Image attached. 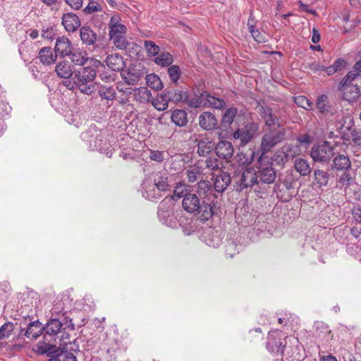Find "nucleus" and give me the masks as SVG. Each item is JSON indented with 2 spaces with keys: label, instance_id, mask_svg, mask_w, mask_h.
Listing matches in <instances>:
<instances>
[{
  "label": "nucleus",
  "instance_id": "680f3d73",
  "mask_svg": "<svg viewBox=\"0 0 361 361\" xmlns=\"http://www.w3.org/2000/svg\"><path fill=\"white\" fill-rule=\"evenodd\" d=\"M206 243L210 246L216 247H219L221 243V239L218 236L217 233H213L211 238L205 240Z\"/></svg>",
  "mask_w": 361,
  "mask_h": 361
},
{
  "label": "nucleus",
  "instance_id": "774afa93",
  "mask_svg": "<svg viewBox=\"0 0 361 361\" xmlns=\"http://www.w3.org/2000/svg\"><path fill=\"white\" fill-rule=\"evenodd\" d=\"M67 5H68L73 10H79L82 6V0H64Z\"/></svg>",
  "mask_w": 361,
  "mask_h": 361
},
{
  "label": "nucleus",
  "instance_id": "2f4dec72",
  "mask_svg": "<svg viewBox=\"0 0 361 361\" xmlns=\"http://www.w3.org/2000/svg\"><path fill=\"white\" fill-rule=\"evenodd\" d=\"M317 109L321 114L326 116L333 115L334 114L333 108L329 104L328 97L326 95H322L317 99Z\"/></svg>",
  "mask_w": 361,
  "mask_h": 361
},
{
  "label": "nucleus",
  "instance_id": "393cba45",
  "mask_svg": "<svg viewBox=\"0 0 361 361\" xmlns=\"http://www.w3.org/2000/svg\"><path fill=\"white\" fill-rule=\"evenodd\" d=\"M55 71L57 75L61 78H69L73 75L71 65L68 61H61L55 67Z\"/></svg>",
  "mask_w": 361,
  "mask_h": 361
},
{
  "label": "nucleus",
  "instance_id": "6e6d98bb",
  "mask_svg": "<svg viewBox=\"0 0 361 361\" xmlns=\"http://www.w3.org/2000/svg\"><path fill=\"white\" fill-rule=\"evenodd\" d=\"M206 168L211 171H216L220 169V162L217 158L209 157L205 161Z\"/></svg>",
  "mask_w": 361,
  "mask_h": 361
},
{
  "label": "nucleus",
  "instance_id": "a878e982",
  "mask_svg": "<svg viewBox=\"0 0 361 361\" xmlns=\"http://www.w3.org/2000/svg\"><path fill=\"white\" fill-rule=\"evenodd\" d=\"M169 94L164 90L161 94H158L152 100V104L158 111H162L166 110L169 106V100H168Z\"/></svg>",
  "mask_w": 361,
  "mask_h": 361
},
{
  "label": "nucleus",
  "instance_id": "39448f33",
  "mask_svg": "<svg viewBox=\"0 0 361 361\" xmlns=\"http://www.w3.org/2000/svg\"><path fill=\"white\" fill-rule=\"evenodd\" d=\"M175 203L173 197H165L158 207V216L161 221L168 226H173V209Z\"/></svg>",
  "mask_w": 361,
  "mask_h": 361
},
{
  "label": "nucleus",
  "instance_id": "0eeeda50",
  "mask_svg": "<svg viewBox=\"0 0 361 361\" xmlns=\"http://www.w3.org/2000/svg\"><path fill=\"white\" fill-rule=\"evenodd\" d=\"M283 133L276 130L266 133L263 136L261 142L262 152H268L273 147L283 140Z\"/></svg>",
  "mask_w": 361,
  "mask_h": 361
},
{
  "label": "nucleus",
  "instance_id": "2eb2a0df",
  "mask_svg": "<svg viewBox=\"0 0 361 361\" xmlns=\"http://www.w3.org/2000/svg\"><path fill=\"white\" fill-rule=\"evenodd\" d=\"M257 173L259 184H271L276 177V171L271 166L259 168Z\"/></svg>",
  "mask_w": 361,
  "mask_h": 361
},
{
  "label": "nucleus",
  "instance_id": "a18cd8bd",
  "mask_svg": "<svg viewBox=\"0 0 361 361\" xmlns=\"http://www.w3.org/2000/svg\"><path fill=\"white\" fill-rule=\"evenodd\" d=\"M353 178L349 172L344 171L336 182V187L339 188H347L351 184Z\"/></svg>",
  "mask_w": 361,
  "mask_h": 361
},
{
  "label": "nucleus",
  "instance_id": "603ef678",
  "mask_svg": "<svg viewBox=\"0 0 361 361\" xmlns=\"http://www.w3.org/2000/svg\"><path fill=\"white\" fill-rule=\"evenodd\" d=\"M295 102L299 106L305 109H310L312 107V102H311L305 96H298L295 97Z\"/></svg>",
  "mask_w": 361,
  "mask_h": 361
},
{
  "label": "nucleus",
  "instance_id": "864d4df0",
  "mask_svg": "<svg viewBox=\"0 0 361 361\" xmlns=\"http://www.w3.org/2000/svg\"><path fill=\"white\" fill-rule=\"evenodd\" d=\"M53 348H54V346L49 343H47L44 342V343L39 342L36 345L35 351L38 354H41V355L47 354L48 355V354L51 352V350Z\"/></svg>",
  "mask_w": 361,
  "mask_h": 361
},
{
  "label": "nucleus",
  "instance_id": "1a4fd4ad",
  "mask_svg": "<svg viewBox=\"0 0 361 361\" xmlns=\"http://www.w3.org/2000/svg\"><path fill=\"white\" fill-rule=\"evenodd\" d=\"M80 36L83 44L86 47H97L99 37L97 33L89 26H82L80 29Z\"/></svg>",
  "mask_w": 361,
  "mask_h": 361
},
{
  "label": "nucleus",
  "instance_id": "37998d69",
  "mask_svg": "<svg viewBox=\"0 0 361 361\" xmlns=\"http://www.w3.org/2000/svg\"><path fill=\"white\" fill-rule=\"evenodd\" d=\"M185 175L188 180L190 183H194L198 180L202 176L200 169L197 166H195L187 169Z\"/></svg>",
  "mask_w": 361,
  "mask_h": 361
},
{
  "label": "nucleus",
  "instance_id": "bb28decb",
  "mask_svg": "<svg viewBox=\"0 0 361 361\" xmlns=\"http://www.w3.org/2000/svg\"><path fill=\"white\" fill-rule=\"evenodd\" d=\"M169 94L168 100L174 103L184 102L186 103L188 99V94L186 91L178 90H166Z\"/></svg>",
  "mask_w": 361,
  "mask_h": 361
},
{
  "label": "nucleus",
  "instance_id": "f257e3e1",
  "mask_svg": "<svg viewBox=\"0 0 361 361\" xmlns=\"http://www.w3.org/2000/svg\"><path fill=\"white\" fill-rule=\"evenodd\" d=\"M171 178L166 171L151 173L142 184L143 196L149 200L159 199L161 192L171 189Z\"/></svg>",
  "mask_w": 361,
  "mask_h": 361
},
{
  "label": "nucleus",
  "instance_id": "8fccbe9b",
  "mask_svg": "<svg viewBox=\"0 0 361 361\" xmlns=\"http://www.w3.org/2000/svg\"><path fill=\"white\" fill-rule=\"evenodd\" d=\"M295 168L301 175H307L310 173V167L306 160L299 159L295 161Z\"/></svg>",
  "mask_w": 361,
  "mask_h": 361
},
{
  "label": "nucleus",
  "instance_id": "f03ea898",
  "mask_svg": "<svg viewBox=\"0 0 361 361\" xmlns=\"http://www.w3.org/2000/svg\"><path fill=\"white\" fill-rule=\"evenodd\" d=\"M109 29L110 40L117 49L126 50L130 47L132 43L126 37L127 27L118 16H114L111 18Z\"/></svg>",
  "mask_w": 361,
  "mask_h": 361
},
{
  "label": "nucleus",
  "instance_id": "bf43d9fd",
  "mask_svg": "<svg viewBox=\"0 0 361 361\" xmlns=\"http://www.w3.org/2000/svg\"><path fill=\"white\" fill-rule=\"evenodd\" d=\"M121 75L125 82L130 85L137 84L139 80V77L137 75H135L130 72L123 73Z\"/></svg>",
  "mask_w": 361,
  "mask_h": 361
},
{
  "label": "nucleus",
  "instance_id": "c85d7f7f",
  "mask_svg": "<svg viewBox=\"0 0 361 361\" xmlns=\"http://www.w3.org/2000/svg\"><path fill=\"white\" fill-rule=\"evenodd\" d=\"M68 302V298L63 297V298H57L53 305L51 310V315H64L67 312L66 304Z\"/></svg>",
  "mask_w": 361,
  "mask_h": 361
},
{
  "label": "nucleus",
  "instance_id": "de8ad7c7",
  "mask_svg": "<svg viewBox=\"0 0 361 361\" xmlns=\"http://www.w3.org/2000/svg\"><path fill=\"white\" fill-rule=\"evenodd\" d=\"M15 326L13 323L8 322L0 327V340L8 338L13 331Z\"/></svg>",
  "mask_w": 361,
  "mask_h": 361
},
{
  "label": "nucleus",
  "instance_id": "052dcab7",
  "mask_svg": "<svg viewBox=\"0 0 361 361\" xmlns=\"http://www.w3.org/2000/svg\"><path fill=\"white\" fill-rule=\"evenodd\" d=\"M329 181V175L326 172L317 170V184L319 187L326 185Z\"/></svg>",
  "mask_w": 361,
  "mask_h": 361
},
{
  "label": "nucleus",
  "instance_id": "4c0bfd02",
  "mask_svg": "<svg viewBox=\"0 0 361 361\" xmlns=\"http://www.w3.org/2000/svg\"><path fill=\"white\" fill-rule=\"evenodd\" d=\"M99 96L106 100H114L116 97V91L112 86L102 85L98 90Z\"/></svg>",
  "mask_w": 361,
  "mask_h": 361
},
{
  "label": "nucleus",
  "instance_id": "58836bf2",
  "mask_svg": "<svg viewBox=\"0 0 361 361\" xmlns=\"http://www.w3.org/2000/svg\"><path fill=\"white\" fill-rule=\"evenodd\" d=\"M65 319H66V322L64 323L65 326L63 329V331L60 338V341H61L60 345L67 346V345L68 343H71V342L69 341V334L68 333H66L65 330L69 329V330L73 331L75 329V325L72 322V319L68 320L67 317H66Z\"/></svg>",
  "mask_w": 361,
  "mask_h": 361
},
{
  "label": "nucleus",
  "instance_id": "c03bdc74",
  "mask_svg": "<svg viewBox=\"0 0 361 361\" xmlns=\"http://www.w3.org/2000/svg\"><path fill=\"white\" fill-rule=\"evenodd\" d=\"M154 62L161 66H169L172 64L173 58L169 53L163 52L154 59Z\"/></svg>",
  "mask_w": 361,
  "mask_h": 361
},
{
  "label": "nucleus",
  "instance_id": "09e8293b",
  "mask_svg": "<svg viewBox=\"0 0 361 361\" xmlns=\"http://www.w3.org/2000/svg\"><path fill=\"white\" fill-rule=\"evenodd\" d=\"M207 99V106H212L215 109H222L225 106L226 102L224 99H219L214 96H212L208 93Z\"/></svg>",
  "mask_w": 361,
  "mask_h": 361
},
{
  "label": "nucleus",
  "instance_id": "aec40b11",
  "mask_svg": "<svg viewBox=\"0 0 361 361\" xmlns=\"http://www.w3.org/2000/svg\"><path fill=\"white\" fill-rule=\"evenodd\" d=\"M72 50L71 43L69 39L65 37L57 38L54 47V51L61 56H68Z\"/></svg>",
  "mask_w": 361,
  "mask_h": 361
},
{
  "label": "nucleus",
  "instance_id": "ea45409f",
  "mask_svg": "<svg viewBox=\"0 0 361 361\" xmlns=\"http://www.w3.org/2000/svg\"><path fill=\"white\" fill-rule=\"evenodd\" d=\"M146 83L148 87L155 90H161L164 87L159 77L155 74L147 75Z\"/></svg>",
  "mask_w": 361,
  "mask_h": 361
},
{
  "label": "nucleus",
  "instance_id": "6ab92c4d",
  "mask_svg": "<svg viewBox=\"0 0 361 361\" xmlns=\"http://www.w3.org/2000/svg\"><path fill=\"white\" fill-rule=\"evenodd\" d=\"M229 173L221 171L217 174L214 180V188L218 192H223L231 183Z\"/></svg>",
  "mask_w": 361,
  "mask_h": 361
},
{
  "label": "nucleus",
  "instance_id": "412c9836",
  "mask_svg": "<svg viewBox=\"0 0 361 361\" xmlns=\"http://www.w3.org/2000/svg\"><path fill=\"white\" fill-rule=\"evenodd\" d=\"M334 155V148L329 143L324 141L322 145H317V161L329 160Z\"/></svg>",
  "mask_w": 361,
  "mask_h": 361
},
{
  "label": "nucleus",
  "instance_id": "338daca9",
  "mask_svg": "<svg viewBox=\"0 0 361 361\" xmlns=\"http://www.w3.org/2000/svg\"><path fill=\"white\" fill-rule=\"evenodd\" d=\"M56 35L55 30L53 27H47L42 30V37L47 39H53Z\"/></svg>",
  "mask_w": 361,
  "mask_h": 361
},
{
  "label": "nucleus",
  "instance_id": "f8f14e48",
  "mask_svg": "<svg viewBox=\"0 0 361 361\" xmlns=\"http://www.w3.org/2000/svg\"><path fill=\"white\" fill-rule=\"evenodd\" d=\"M201 198L195 193H189L185 195L182 201L183 209L189 213L197 212L200 209Z\"/></svg>",
  "mask_w": 361,
  "mask_h": 361
},
{
  "label": "nucleus",
  "instance_id": "473e14b6",
  "mask_svg": "<svg viewBox=\"0 0 361 361\" xmlns=\"http://www.w3.org/2000/svg\"><path fill=\"white\" fill-rule=\"evenodd\" d=\"M255 158L254 151L249 149L247 152H238L235 156L236 161L242 166L248 165L252 162Z\"/></svg>",
  "mask_w": 361,
  "mask_h": 361
},
{
  "label": "nucleus",
  "instance_id": "e2e57ef3",
  "mask_svg": "<svg viewBox=\"0 0 361 361\" xmlns=\"http://www.w3.org/2000/svg\"><path fill=\"white\" fill-rule=\"evenodd\" d=\"M149 158L157 162H162L164 160V152L159 150H150Z\"/></svg>",
  "mask_w": 361,
  "mask_h": 361
},
{
  "label": "nucleus",
  "instance_id": "20e7f679",
  "mask_svg": "<svg viewBox=\"0 0 361 361\" xmlns=\"http://www.w3.org/2000/svg\"><path fill=\"white\" fill-rule=\"evenodd\" d=\"M359 74L349 72L339 83V89L343 92V99L350 103L358 101L361 97V91L357 80Z\"/></svg>",
  "mask_w": 361,
  "mask_h": 361
},
{
  "label": "nucleus",
  "instance_id": "69168bd1",
  "mask_svg": "<svg viewBox=\"0 0 361 361\" xmlns=\"http://www.w3.org/2000/svg\"><path fill=\"white\" fill-rule=\"evenodd\" d=\"M350 137L355 145H361V132L360 130H352L350 133Z\"/></svg>",
  "mask_w": 361,
  "mask_h": 361
},
{
  "label": "nucleus",
  "instance_id": "49530a36",
  "mask_svg": "<svg viewBox=\"0 0 361 361\" xmlns=\"http://www.w3.org/2000/svg\"><path fill=\"white\" fill-rule=\"evenodd\" d=\"M237 114V109L231 107L226 110L222 117V123L224 126H230Z\"/></svg>",
  "mask_w": 361,
  "mask_h": 361
},
{
  "label": "nucleus",
  "instance_id": "cd10ccee",
  "mask_svg": "<svg viewBox=\"0 0 361 361\" xmlns=\"http://www.w3.org/2000/svg\"><path fill=\"white\" fill-rule=\"evenodd\" d=\"M39 57L43 64L50 65L55 62L57 55L50 47H43L39 52Z\"/></svg>",
  "mask_w": 361,
  "mask_h": 361
},
{
  "label": "nucleus",
  "instance_id": "13d9d810",
  "mask_svg": "<svg viewBox=\"0 0 361 361\" xmlns=\"http://www.w3.org/2000/svg\"><path fill=\"white\" fill-rule=\"evenodd\" d=\"M102 11V6L96 1H91L88 5L84 8L83 12L85 14H91L94 12Z\"/></svg>",
  "mask_w": 361,
  "mask_h": 361
},
{
  "label": "nucleus",
  "instance_id": "dca6fc26",
  "mask_svg": "<svg viewBox=\"0 0 361 361\" xmlns=\"http://www.w3.org/2000/svg\"><path fill=\"white\" fill-rule=\"evenodd\" d=\"M62 25L67 32H75L80 25V20L73 13H66L63 15Z\"/></svg>",
  "mask_w": 361,
  "mask_h": 361
},
{
  "label": "nucleus",
  "instance_id": "f3484780",
  "mask_svg": "<svg viewBox=\"0 0 361 361\" xmlns=\"http://www.w3.org/2000/svg\"><path fill=\"white\" fill-rule=\"evenodd\" d=\"M207 97H208V92L203 91H194V97H190L188 95V99L186 102L187 105L190 108H200L207 106Z\"/></svg>",
  "mask_w": 361,
  "mask_h": 361
},
{
  "label": "nucleus",
  "instance_id": "4468645a",
  "mask_svg": "<svg viewBox=\"0 0 361 361\" xmlns=\"http://www.w3.org/2000/svg\"><path fill=\"white\" fill-rule=\"evenodd\" d=\"M104 63L113 71H120L126 67L123 56L118 54L108 55Z\"/></svg>",
  "mask_w": 361,
  "mask_h": 361
},
{
  "label": "nucleus",
  "instance_id": "3c124183",
  "mask_svg": "<svg viewBox=\"0 0 361 361\" xmlns=\"http://www.w3.org/2000/svg\"><path fill=\"white\" fill-rule=\"evenodd\" d=\"M144 47L149 56H156L159 52V47L152 41L145 40Z\"/></svg>",
  "mask_w": 361,
  "mask_h": 361
},
{
  "label": "nucleus",
  "instance_id": "c756f323",
  "mask_svg": "<svg viewBox=\"0 0 361 361\" xmlns=\"http://www.w3.org/2000/svg\"><path fill=\"white\" fill-rule=\"evenodd\" d=\"M171 118L172 122L179 127L185 126L188 123L187 113L182 109L174 110L171 114Z\"/></svg>",
  "mask_w": 361,
  "mask_h": 361
},
{
  "label": "nucleus",
  "instance_id": "7c9ffc66",
  "mask_svg": "<svg viewBox=\"0 0 361 361\" xmlns=\"http://www.w3.org/2000/svg\"><path fill=\"white\" fill-rule=\"evenodd\" d=\"M350 166L351 162L348 156L339 154L334 159V168L338 171H346Z\"/></svg>",
  "mask_w": 361,
  "mask_h": 361
},
{
  "label": "nucleus",
  "instance_id": "6e6552de",
  "mask_svg": "<svg viewBox=\"0 0 361 361\" xmlns=\"http://www.w3.org/2000/svg\"><path fill=\"white\" fill-rule=\"evenodd\" d=\"M242 189L252 188L255 185L259 184L258 180L257 173L253 168H248L245 169L241 174L239 180L237 181Z\"/></svg>",
  "mask_w": 361,
  "mask_h": 361
},
{
  "label": "nucleus",
  "instance_id": "423d86ee",
  "mask_svg": "<svg viewBox=\"0 0 361 361\" xmlns=\"http://www.w3.org/2000/svg\"><path fill=\"white\" fill-rule=\"evenodd\" d=\"M282 337V333L279 330L269 331L267 343V350L275 355L283 353L286 342Z\"/></svg>",
  "mask_w": 361,
  "mask_h": 361
},
{
  "label": "nucleus",
  "instance_id": "5701e85b",
  "mask_svg": "<svg viewBox=\"0 0 361 361\" xmlns=\"http://www.w3.org/2000/svg\"><path fill=\"white\" fill-rule=\"evenodd\" d=\"M134 100L140 104H146L152 97L151 92L146 87H140L133 90Z\"/></svg>",
  "mask_w": 361,
  "mask_h": 361
},
{
  "label": "nucleus",
  "instance_id": "b1692460",
  "mask_svg": "<svg viewBox=\"0 0 361 361\" xmlns=\"http://www.w3.org/2000/svg\"><path fill=\"white\" fill-rule=\"evenodd\" d=\"M63 325H64V324L60 322L59 319H50L49 321L46 324L45 326H44V331H45L46 334L49 336H55L60 332Z\"/></svg>",
  "mask_w": 361,
  "mask_h": 361
},
{
  "label": "nucleus",
  "instance_id": "9d476101",
  "mask_svg": "<svg viewBox=\"0 0 361 361\" xmlns=\"http://www.w3.org/2000/svg\"><path fill=\"white\" fill-rule=\"evenodd\" d=\"M43 331L44 326H42V323L36 320L30 322L26 329L21 328L18 337H20L21 334L24 333L27 338L35 340L42 334Z\"/></svg>",
  "mask_w": 361,
  "mask_h": 361
},
{
  "label": "nucleus",
  "instance_id": "e433bc0d",
  "mask_svg": "<svg viewBox=\"0 0 361 361\" xmlns=\"http://www.w3.org/2000/svg\"><path fill=\"white\" fill-rule=\"evenodd\" d=\"M189 193L188 192L187 185L182 182H179L174 187L173 195L167 196L166 197H173V201L174 202L175 200H178L181 197L184 198L185 195Z\"/></svg>",
  "mask_w": 361,
  "mask_h": 361
},
{
  "label": "nucleus",
  "instance_id": "4d7b16f0",
  "mask_svg": "<svg viewBox=\"0 0 361 361\" xmlns=\"http://www.w3.org/2000/svg\"><path fill=\"white\" fill-rule=\"evenodd\" d=\"M168 73L171 80L173 82H176L179 80L180 75V70L179 66H172L169 67L168 69Z\"/></svg>",
  "mask_w": 361,
  "mask_h": 361
},
{
  "label": "nucleus",
  "instance_id": "c9c22d12",
  "mask_svg": "<svg viewBox=\"0 0 361 361\" xmlns=\"http://www.w3.org/2000/svg\"><path fill=\"white\" fill-rule=\"evenodd\" d=\"M197 192L201 200L205 199L209 194L212 193L211 183L208 180H200L197 184Z\"/></svg>",
  "mask_w": 361,
  "mask_h": 361
},
{
  "label": "nucleus",
  "instance_id": "79ce46f5",
  "mask_svg": "<svg viewBox=\"0 0 361 361\" xmlns=\"http://www.w3.org/2000/svg\"><path fill=\"white\" fill-rule=\"evenodd\" d=\"M253 23V20L251 18V17L249 18L248 20V22H247V26H248V29H249V31L251 33L253 39L257 42L258 43H262V42H264L266 40H265V37L262 35L258 30H256L255 28V26L254 25L252 24Z\"/></svg>",
  "mask_w": 361,
  "mask_h": 361
},
{
  "label": "nucleus",
  "instance_id": "f704fd0d",
  "mask_svg": "<svg viewBox=\"0 0 361 361\" xmlns=\"http://www.w3.org/2000/svg\"><path fill=\"white\" fill-rule=\"evenodd\" d=\"M68 56L75 64L79 66L84 65L85 61L87 60L86 53L78 49H72Z\"/></svg>",
  "mask_w": 361,
  "mask_h": 361
},
{
  "label": "nucleus",
  "instance_id": "ddd939ff",
  "mask_svg": "<svg viewBox=\"0 0 361 361\" xmlns=\"http://www.w3.org/2000/svg\"><path fill=\"white\" fill-rule=\"evenodd\" d=\"M216 155L226 161L233 157L234 149L231 142L221 140L219 141L215 147Z\"/></svg>",
  "mask_w": 361,
  "mask_h": 361
},
{
  "label": "nucleus",
  "instance_id": "72a5a7b5",
  "mask_svg": "<svg viewBox=\"0 0 361 361\" xmlns=\"http://www.w3.org/2000/svg\"><path fill=\"white\" fill-rule=\"evenodd\" d=\"M197 212L201 214L203 220H208L214 214L213 207L211 203L206 202L205 199L201 200L200 209H198Z\"/></svg>",
  "mask_w": 361,
  "mask_h": 361
},
{
  "label": "nucleus",
  "instance_id": "4be33fe9",
  "mask_svg": "<svg viewBox=\"0 0 361 361\" xmlns=\"http://www.w3.org/2000/svg\"><path fill=\"white\" fill-rule=\"evenodd\" d=\"M197 153L201 157L208 156L214 149V142L208 137L197 141Z\"/></svg>",
  "mask_w": 361,
  "mask_h": 361
},
{
  "label": "nucleus",
  "instance_id": "a19ab883",
  "mask_svg": "<svg viewBox=\"0 0 361 361\" xmlns=\"http://www.w3.org/2000/svg\"><path fill=\"white\" fill-rule=\"evenodd\" d=\"M262 116L265 121L266 125L271 126L276 123V117L272 114L271 109L269 107H261Z\"/></svg>",
  "mask_w": 361,
  "mask_h": 361
},
{
  "label": "nucleus",
  "instance_id": "7ed1b4c3",
  "mask_svg": "<svg viewBox=\"0 0 361 361\" xmlns=\"http://www.w3.org/2000/svg\"><path fill=\"white\" fill-rule=\"evenodd\" d=\"M96 76L94 68L90 66L80 67L75 72L74 84L82 93L90 95L95 90L93 80Z\"/></svg>",
  "mask_w": 361,
  "mask_h": 361
},
{
  "label": "nucleus",
  "instance_id": "a211bd4d",
  "mask_svg": "<svg viewBox=\"0 0 361 361\" xmlns=\"http://www.w3.org/2000/svg\"><path fill=\"white\" fill-rule=\"evenodd\" d=\"M199 124L202 129L211 130L216 127L217 119L212 113L204 111L199 116Z\"/></svg>",
  "mask_w": 361,
  "mask_h": 361
},
{
  "label": "nucleus",
  "instance_id": "0e129e2a",
  "mask_svg": "<svg viewBox=\"0 0 361 361\" xmlns=\"http://www.w3.org/2000/svg\"><path fill=\"white\" fill-rule=\"evenodd\" d=\"M68 353V348L66 346L61 345L57 349L55 350H51V352L48 354V357L51 356H56V357H59L61 356L64 353Z\"/></svg>",
  "mask_w": 361,
  "mask_h": 361
},
{
  "label": "nucleus",
  "instance_id": "5fc2aeb1",
  "mask_svg": "<svg viewBox=\"0 0 361 361\" xmlns=\"http://www.w3.org/2000/svg\"><path fill=\"white\" fill-rule=\"evenodd\" d=\"M320 331L319 332L317 336L321 339H326V341H330L333 339V335L331 334V331L329 329L328 326L322 325L321 327L319 328Z\"/></svg>",
  "mask_w": 361,
  "mask_h": 361
},
{
  "label": "nucleus",
  "instance_id": "9b49d317",
  "mask_svg": "<svg viewBox=\"0 0 361 361\" xmlns=\"http://www.w3.org/2000/svg\"><path fill=\"white\" fill-rule=\"evenodd\" d=\"M257 129V126L255 123H250L245 126V129L237 130L233 133L235 139H240L242 145L248 143Z\"/></svg>",
  "mask_w": 361,
  "mask_h": 361
}]
</instances>
